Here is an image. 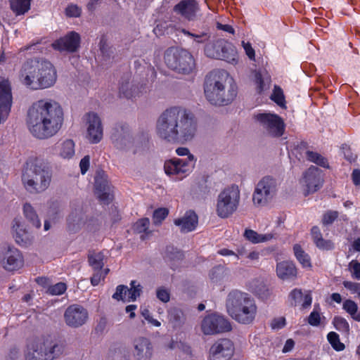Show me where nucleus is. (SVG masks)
I'll return each instance as SVG.
<instances>
[{
    "label": "nucleus",
    "mask_w": 360,
    "mask_h": 360,
    "mask_svg": "<svg viewBox=\"0 0 360 360\" xmlns=\"http://www.w3.org/2000/svg\"><path fill=\"white\" fill-rule=\"evenodd\" d=\"M197 125L193 115L182 107H171L159 117L156 131L168 141L184 142L191 140L196 132Z\"/></svg>",
    "instance_id": "nucleus-1"
},
{
    "label": "nucleus",
    "mask_w": 360,
    "mask_h": 360,
    "mask_svg": "<svg viewBox=\"0 0 360 360\" xmlns=\"http://www.w3.org/2000/svg\"><path fill=\"white\" fill-rule=\"evenodd\" d=\"M27 125L36 138L46 139L56 135L63 123V111L56 102L39 101L27 112Z\"/></svg>",
    "instance_id": "nucleus-2"
},
{
    "label": "nucleus",
    "mask_w": 360,
    "mask_h": 360,
    "mask_svg": "<svg viewBox=\"0 0 360 360\" xmlns=\"http://www.w3.org/2000/svg\"><path fill=\"white\" fill-rule=\"evenodd\" d=\"M204 93L210 103L218 105H227L236 95L233 79L225 70H213L205 77Z\"/></svg>",
    "instance_id": "nucleus-3"
},
{
    "label": "nucleus",
    "mask_w": 360,
    "mask_h": 360,
    "mask_svg": "<svg viewBox=\"0 0 360 360\" xmlns=\"http://www.w3.org/2000/svg\"><path fill=\"white\" fill-rule=\"evenodd\" d=\"M19 79L22 84L31 89H45L56 82V71L48 61H27L22 67Z\"/></svg>",
    "instance_id": "nucleus-4"
},
{
    "label": "nucleus",
    "mask_w": 360,
    "mask_h": 360,
    "mask_svg": "<svg viewBox=\"0 0 360 360\" xmlns=\"http://www.w3.org/2000/svg\"><path fill=\"white\" fill-rule=\"evenodd\" d=\"M226 307L229 316L241 324L252 323L257 314V306L255 300L248 293L238 290H233L229 293Z\"/></svg>",
    "instance_id": "nucleus-5"
},
{
    "label": "nucleus",
    "mask_w": 360,
    "mask_h": 360,
    "mask_svg": "<svg viewBox=\"0 0 360 360\" xmlns=\"http://www.w3.org/2000/svg\"><path fill=\"white\" fill-rule=\"evenodd\" d=\"M51 180V170L47 163L36 159L27 163L22 175L25 188L30 191H41L48 188Z\"/></svg>",
    "instance_id": "nucleus-6"
},
{
    "label": "nucleus",
    "mask_w": 360,
    "mask_h": 360,
    "mask_svg": "<svg viewBox=\"0 0 360 360\" xmlns=\"http://www.w3.org/2000/svg\"><path fill=\"white\" fill-rule=\"evenodd\" d=\"M63 352V347L53 342L50 338H37L28 343L25 360H53Z\"/></svg>",
    "instance_id": "nucleus-7"
},
{
    "label": "nucleus",
    "mask_w": 360,
    "mask_h": 360,
    "mask_svg": "<svg viewBox=\"0 0 360 360\" xmlns=\"http://www.w3.org/2000/svg\"><path fill=\"white\" fill-rule=\"evenodd\" d=\"M165 62L172 70L179 73L188 74L195 66V59L187 50L172 47L165 53Z\"/></svg>",
    "instance_id": "nucleus-8"
},
{
    "label": "nucleus",
    "mask_w": 360,
    "mask_h": 360,
    "mask_svg": "<svg viewBox=\"0 0 360 360\" xmlns=\"http://www.w3.org/2000/svg\"><path fill=\"white\" fill-rule=\"evenodd\" d=\"M240 201V191L232 186L222 191L218 196L217 214L221 218H227L237 210Z\"/></svg>",
    "instance_id": "nucleus-9"
},
{
    "label": "nucleus",
    "mask_w": 360,
    "mask_h": 360,
    "mask_svg": "<svg viewBox=\"0 0 360 360\" xmlns=\"http://www.w3.org/2000/svg\"><path fill=\"white\" fill-rule=\"evenodd\" d=\"M205 53L211 58L224 60L230 63L237 62L236 48L231 43L223 39L207 43L205 47Z\"/></svg>",
    "instance_id": "nucleus-10"
},
{
    "label": "nucleus",
    "mask_w": 360,
    "mask_h": 360,
    "mask_svg": "<svg viewBox=\"0 0 360 360\" xmlns=\"http://www.w3.org/2000/svg\"><path fill=\"white\" fill-rule=\"evenodd\" d=\"M201 328L204 334L213 335L231 330V323L224 317L217 314L209 315L202 320Z\"/></svg>",
    "instance_id": "nucleus-11"
},
{
    "label": "nucleus",
    "mask_w": 360,
    "mask_h": 360,
    "mask_svg": "<svg viewBox=\"0 0 360 360\" xmlns=\"http://www.w3.org/2000/svg\"><path fill=\"white\" fill-rule=\"evenodd\" d=\"M255 118L271 136L279 137L283 134L285 124L283 120L277 115L261 113L255 115Z\"/></svg>",
    "instance_id": "nucleus-12"
},
{
    "label": "nucleus",
    "mask_w": 360,
    "mask_h": 360,
    "mask_svg": "<svg viewBox=\"0 0 360 360\" xmlns=\"http://www.w3.org/2000/svg\"><path fill=\"white\" fill-rule=\"evenodd\" d=\"M235 352L233 342L228 338L214 342L209 349L208 360H229Z\"/></svg>",
    "instance_id": "nucleus-13"
},
{
    "label": "nucleus",
    "mask_w": 360,
    "mask_h": 360,
    "mask_svg": "<svg viewBox=\"0 0 360 360\" xmlns=\"http://www.w3.org/2000/svg\"><path fill=\"white\" fill-rule=\"evenodd\" d=\"M13 103L12 89L9 79L0 77V124L7 119Z\"/></svg>",
    "instance_id": "nucleus-14"
},
{
    "label": "nucleus",
    "mask_w": 360,
    "mask_h": 360,
    "mask_svg": "<svg viewBox=\"0 0 360 360\" xmlns=\"http://www.w3.org/2000/svg\"><path fill=\"white\" fill-rule=\"evenodd\" d=\"M0 264L7 271H17L24 266L22 254L17 248L8 247L0 256Z\"/></svg>",
    "instance_id": "nucleus-15"
},
{
    "label": "nucleus",
    "mask_w": 360,
    "mask_h": 360,
    "mask_svg": "<svg viewBox=\"0 0 360 360\" xmlns=\"http://www.w3.org/2000/svg\"><path fill=\"white\" fill-rule=\"evenodd\" d=\"M323 182L322 172L316 167H310L304 174L303 183L306 187L304 195L317 191Z\"/></svg>",
    "instance_id": "nucleus-16"
},
{
    "label": "nucleus",
    "mask_w": 360,
    "mask_h": 360,
    "mask_svg": "<svg viewBox=\"0 0 360 360\" xmlns=\"http://www.w3.org/2000/svg\"><path fill=\"white\" fill-rule=\"evenodd\" d=\"M275 182L273 179L264 177L257 184L252 200L255 205H263L274 191Z\"/></svg>",
    "instance_id": "nucleus-17"
},
{
    "label": "nucleus",
    "mask_w": 360,
    "mask_h": 360,
    "mask_svg": "<svg viewBox=\"0 0 360 360\" xmlns=\"http://www.w3.org/2000/svg\"><path fill=\"white\" fill-rule=\"evenodd\" d=\"M64 317L68 326L78 327L86 322L88 318V313L83 307L72 304L68 307L65 312Z\"/></svg>",
    "instance_id": "nucleus-18"
},
{
    "label": "nucleus",
    "mask_w": 360,
    "mask_h": 360,
    "mask_svg": "<svg viewBox=\"0 0 360 360\" xmlns=\"http://www.w3.org/2000/svg\"><path fill=\"white\" fill-rule=\"evenodd\" d=\"M130 285V288L123 285H118L112 297L124 302L135 301L140 296L142 287L136 281H131Z\"/></svg>",
    "instance_id": "nucleus-19"
},
{
    "label": "nucleus",
    "mask_w": 360,
    "mask_h": 360,
    "mask_svg": "<svg viewBox=\"0 0 360 360\" xmlns=\"http://www.w3.org/2000/svg\"><path fill=\"white\" fill-rule=\"evenodd\" d=\"M193 164L181 159H174L166 161L164 165L165 173L168 175H177L179 179L191 170Z\"/></svg>",
    "instance_id": "nucleus-20"
},
{
    "label": "nucleus",
    "mask_w": 360,
    "mask_h": 360,
    "mask_svg": "<svg viewBox=\"0 0 360 360\" xmlns=\"http://www.w3.org/2000/svg\"><path fill=\"white\" fill-rule=\"evenodd\" d=\"M87 138L92 143H98L103 137V128L101 122L98 115L95 113L87 115Z\"/></svg>",
    "instance_id": "nucleus-21"
},
{
    "label": "nucleus",
    "mask_w": 360,
    "mask_h": 360,
    "mask_svg": "<svg viewBox=\"0 0 360 360\" xmlns=\"http://www.w3.org/2000/svg\"><path fill=\"white\" fill-rule=\"evenodd\" d=\"M80 37L75 32H71L65 37L56 40L53 43V47L59 51L74 52L79 47Z\"/></svg>",
    "instance_id": "nucleus-22"
},
{
    "label": "nucleus",
    "mask_w": 360,
    "mask_h": 360,
    "mask_svg": "<svg viewBox=\"0 0 360 360\" xmlns=\"http://www.w3.org/2000/svg\"><path fill=\"white\" fill-rule=\"evenodd\" d=\"M95 194L101 202L108 204L112 200L110 186L102 174H98L95 178Z\"/></svg>",
    "instance_id": "nucleus-23"
},
{
    "label": "nucleus",
    "mask_w": 360,
    "mask_h": 360,
    "mask_svg": "<svg viewBox=\"0 0 360 360\" xmlns=\"http://www.w3.org/2000/svg\"><path fill=\"white\" fill-rule=\"evenodd\" d=\"M199 11V6L195 0H182L174 7V11L183 18L193 20Z\"/></svg>",
    "instance_id": "nucleus-24"
},
{
    "label": "nucleus",
    "mask_w": 360,
    "mask_h": 360,
    "mask_svg": "<svg viewBox=\"0 0 360 360\" xmlns=\"http://www.w3.org/2000/svg\"><path fill=\"white\" fill-rule=\"evenodd\" d=\"M198 216L193 211H188L185 215L181 218L176 219L174 224L181 227L183 232H189L195 229L198 225Z\"/></svg>",
    "instance_id": "nucleus-25"
},
{
    "label": "nucleus",
    "mask_w": 360,
    "mask_h": 360,
    "mask_svg": "<svg viewBox=\"0 0 360 360\" xmlns=\"http://www.w3.org/2000/svg\"><path fill=\"white\" fill-rule=\"evenodd\" d=\"M276 273L280 278L285 280L296 277L297 269L292 262L285 261L277 264Z\"/></svg>",
    "instance_id": "nucleus-26"
},
{
    "label": "nucleus",
    "mask_w": 360,
    "mask_h": 360,
    "mask_svg": "<svg viewBox=\"0 0 360 360\" xmlns=\"http://www.w3.org/2000/svg\"><path fill=\"white\" fill-rule=\"evenodd\" d=\"M135 349L139 360H148L152 356L150 344L146 338H142L136 340Z\"/></svg>",
    "instance_id": "nucleus-27"
},
{
    "label": "nucleus",
    "mask_w": 360,
    "mask_h": 360,
    "mask_svg": "<svg viewBox=\"0 0 360 360\" xmlns=\"http://www.w3.org/2000/svg\"><path fill=\"white\" fill-rule=\"evenodd\" d=\"M11 10L16 15H22L31 8L32 0H8Z\"/></svg>",
    "instance_id": "nucleus-28"
},
{
    "label": "nucleus",
    "mask_w": 360,
    "mask_h": 360,
    "mask_svg": "<svg viewBox=\"0 0 360 360\" xmlns=\"http://www.w3.org/2000/svg\"><path fill=\"white\" fill-rule=\"evenodd\" d=\"M13 230L15 232L13 237L17 243L24 245L30 241L28 232L22 228V225L18 220H14Z\"/></svg>",
    "instance_id": "nucleus-29"
},
{
    "label": "nucleus",
    "mask_w": 360,
    "mask_h": 360,
    "mask_svg": "<svg viewBox=\"0 0 360 360\" xmlns=\"http://www.w3.org/2000/svg\"><path fill=\"white\" fill-rule=\"evenodd\" d=\"M245 238L252 243H261L272 240L274 235L271 233L259 234L252 229H246L244 232Z\"/></svg>",
    "instance_id": "nucleus-30"
},
{
    "label": "nucleus",
    "mask_w": 360,
    "mask_h": 360,
    "mask_svg": "<svg viewBox=\"0 0 360 360\" xmlns=\"http://www.w3.org/2000/svg\"><path fill=\"white\" fill-rule=\"evenodd\" d=\"M58 155L64 159H70L75 154V143L70 139H67L58 143L57 146Z\"/></svg>",
    "instance_id": "nucleus-31"
},
{
    "label": "nucleus",
    "mask_w": 360,
    "mask_h": 360,
    "mask_svg": "<svg viewBox=\"0 0 360 360\" xmlns=\"http://www.w3.org/2000/svg\"><path fill=\"white\" fill-rule=\"evenodd\" d=\"M311 236L314 243L319 248L328 250L333 248V244L330 240H326L322 238L320 229L317 226H314L311 229Z\"/></svg>",
    "instance_id": "nucleus-32"
},
{
    "label": "nucleus",
    "mask_w": 360,
    "mask_h": 360,
    "mask_svg": "<svg viewBox=\"0 0 360 360\" xmlns=\"http://www.w3.org/2000/svg\"><path fill=\"white\" fill-rule=\"evenodd\" d=\"M23 212L25 217L30 220L33 226L36 227L37 229L40 228V220L39 219L38 216L37 215L31 205L28 203L25 204L23 207Z\"/></svg>",
    "instance_id": "nucleus-33"
},
{
    "label": "nucleus",
    "mask_w": 360,
    "mask_h": 360,
    "mask_svg": "<svg viewBox=\"0 0 360 360\" xmlns=\"http://www.w3.org/2000/svg\"><path fill=\"white\" fill-rule=\"evenodd\" d=\"M293 250L295 255L300 263L302 265L303 267H310L311 262L310 258L307 254L304 252V251L302 249L301 246L298 244H296L293 247Z\"/></svg>",
    "instance_id": "nucleus-34"
},
{
    "label": "nucleus",
    "mask_w": 360,
    "mask_h": 360,
    "mask_svg": "<svg viewBox=\"0 0 360 360\" xmlns=\"http://www.w3.org/2000/svg\"><path fill=\"white\" fill-rule=\"evenodd\" d=\"M342 307L354 320L360 321V312H358V306L355 302L346 300L343 302Z\"/></svg>",
    "instance_id": "nucleus-35"
},
{
    "label": "nucleus",
    "mask_w": 360,
    "mask_h": 360,
    "mask_svg": "<svg viewBox=\"0 0 360 360\" xmlns=\"http://www.w3.org/2000/svg\"><path fill=\"white\" fill-rule=\"evenodd\" d=\"M306 154L307 160L310 162H314L324 168L329 167L327 159L322 156L321 154L313 151H307Z\"/></svg>",
    "instance_id": "nucleus-36"
},
{
    "label": "nucleus",
    "mask_w": 360,
    "mask_h": 360,
    "mask_svg": "<svg viewBox=\"0 0 360 360\" xmlns=\"http://www.w3.org/2000/svg\"><path fill=\"white\" fill-rule=\"evenodd\" d=\"M104 256L101 252H92L89 255V264L94 269H102Z\"/></svg>",
    "instance_id": "nucleus-37"
},
{
    "label": "nucleus",
    "mask_w": 360,
    "mask_h": 360,
    "mask_svg": "<svg viewBox=\"0 0 360 360\" xmlns=\"http://www.w3.org/2000/svg\"><path fill=\"white\" fill-rule=\"evenodd\" d=\"M271 99L274 101L281 108H285V100L282 89L278 86H275L273 93L271 96Z\"/></svg>",
    "instance_id": "nucleus-38"
},
{
    "label": "nucleus",
    "mask_w": 360,
    "mask_h": 360,
    "mask_svg": "<svg viewBox=\"0 0 360 360\" xmlns=\"http://www.w3.org/2000/svg\"><path fill=\"white\" fill-rule=\"evenodd\" d=\"M327 339L332 347L336 351H342L345 349V345L340 342L339 335L335 332H330L327 335Z\"/></svg>",
    "instance_id": "nucleus-39"
},
{
    "label": "nucleus",
    "mask_w": 360,
    "mask_h": 360,
    "mask_svg": "<svg viewBox=\"0 0 360 360\" xmlns=\"http://www.w3.org/2000/svg\"><path fill=\"white\" fill-rule=\"evenodd\" d=\"M333 323L337 330L346 333L349 332V325L345 319L340 316H335Z\"/></svg>",
    "instance_id": "nucleus-40"
},
{
    "label": "nucleus",
    "mask_w": 360,
    "mask_h": 360,
    "mask_svg": "<svg viewBox=\"0 0 360 360\" xmlns=\"http://www.w3.org/2000/svg\"><path fill=\"white\" fill-rule=\"evenodd\" d=\"M67 289L66 284L62 282L49 286L48 292L52 295H60L63 294Z\"/></svg>",
    "instance_id": "nucleus-41"
},
{
    "label": "nucleus",
    "mask_w": 360,
    "mask_h": 360,
    "mask_svg": "<svg viewBox=\"0 0 360 360\" xmlns=\"http://www.w3.org/2000/svg\"><path fill=\"white\" fill-rule=\"evenodd\" d=\"M184 33L186 35L193 38L194 41L199 44L207 42L210 37V35L207 32H202L200 34H195L190 32L189 31L184 30Z\"/></svg>",
    "instance_id": "nucleus-42"
},
{
    "label": "nucleus",
    "mask_w": 360,
    "mask_h": 360,
    "mask_svg": "<svg viewBox=\"0 0 360 360\" xmlns=\"http://www.w3.org/2000/svg\"><path fill=\"white\" fill-rule=\"evenodd\" d=\"M349 271L352 278L360 280V262L357 260H352L348 265Z\"/></svg>",
    "instance_id": "nucleus-43"
},
{
    "label": "nucleus",
    "mask_w": 360,
    "mask_h": 360,
    "mask_svg": "<svg viewBox=\"0 0 360 360\" xmlns=\"http://www.w3.org/2000/svg\"><path fill=\"white\" fill-rule=\"evenodd\" d=\"M149 224V219L148 218H143L137 221L134 224L133 228L137 233H143L148 230Z\"/></svg>",
    "instance_id": "nucleus-44"
},
{
    "label": "nucleus",
    "mask_w": 360,
    "mask_h": 360,
    "mask_svg": "<svg viewBox=\"0 0 360 360\" xmlns=\"http://www.w3.org/2000/svg\"><path fill=\"white\" fill-rule=\"evenodd\" d=\"M302 297L303 294L302 290L295 288L290 292L288 300L292 306H296L302 299Z\"/></svg>",
    "instance_id": "nucleus-45"
},
{
    "label": "nucleus",
    "mask_w": 360,
    "mask_h": 360,
    "mask_svg": "<svg viewBox=\"0 0 360 360\" xmlns=\"http://www.w3.org/2000/svg\"><path fill=\"white\" fill-rule=\"evenodd\" d=\"M169 211L167 208H159L154 211L153 221L155 224L161 223L168 215Z\"/></svg>",
    "instance_id": "nucleus-46"
},
{
    "label": "nucleus",
    "mask_w": 360,
    "mask_h": 360,
    "mask_svg": "<svg viewBox=\"0 0 360 360\" xmlns=\"http://www.w3.org/2000/svg\"><path fill=\"white\" fill-rule=\"evenodd\" d=\"M96 272H95L93 276L91 278V282L93 285H98L99 283L104 279L105 276L107 275L109 269H106L104 270V272L102 269H95Z\"/></svg>",
    "instance_id": "nucleus-47"
},
{
    "label": "nucleus",
    "mask_w": 360,
    "mask_h": 360,
    "mask_svg": "<svg viewBox=\"0 0 360 360\" xmlns=\"http://www.w3.org/2000/svg\"><path fill=\"white\" fill-rule=\"evenodd\" d=\"M321 314L316 310H313L307 319L308 323L312 326H319L321 323Z\"/></svg>",
    "instance_id": "nucleus-48"
},
{
    "label": "nucleus",
    "mask_w": 360,
    "mask_h": 360,
    "mask_svg": "<svg viewBox=\"0 0 360 360\" xmlns=\"http://www.w3.org/2000/svg\"><path fill=\"white\" fill-rule=\"evenodd\" d=\"M343 285L345 288L349 290L351 293L356 294L357 296L360 298V283H355L352 281H344Z\"/></svg>",
    "instance_id": "nucleus-49"
},
{
    "label": "nucleus",
    "mask_w": 360,
    "mask_h": 360,
    "mask_svg": "<svg viewBox=\"0 0 360 360\" xmlns=\"http://www.w3.org/2000/svg\"><path fill=\"white\" fill-rule=\"evenodd\" d=\"M338 217V212L337 211H328L326 212L322 219V222L324 225H328L332 224Z\"/></svg>",
    "instance_id": "nucleus-50"
},
{
    "label": "nucleus",
    "mask_w": 360,
    "mask_h": 360,
    "mask_svg": "<svg viewBox=\"0 0 360 360\" xmlns=\"http://www.w3.org/2000/svg\"><path fill=\"white\" fill-rule=\"evenodd\" d=\"M81 12V8L75 4H70L65 9V14L69 17H79Z\"/></svg>",
    "instance_id": "nucleus-51"
},
{
    "label": "nucleus",
    "mask_w": 360,
    "mask_h": 360,
    "mask_svg": "<svg viewBox=\"0 0 360 360\" xmlns=\"http://www.w3.org/2000/svg\"><path fill=\"white\" fill-rule=\"evenodd\" d=\"M242 46L250 60H255V52L250 42L242 41Z\"/></svg>",
    "instance_id": "nucleus-52"
},
{
    "label": "nucleus",
    "mask_w": 360,
    "mask_h": 360,
    "mask_svg": "<svg viewBox=\"0 0 360 360\" xmlns=\"http://www.w3.org/2000/svg\"><path fill=\"white\" fill-rule=\"evenodd\" d=\"M157 297L163 302H167L170 299L169 291L164 288H160L157 290Z\"/></svg>",
    "instance_id": "nucleus-53"
},
{
    "label": "nucleus",
    "mask_w": 360,
    "mask_h": 360,
    "mask_svg": "<svg viewBox=\"0 0 360 360\" xmlns=\"http://www.w3.org/2000/svg\"><path fill=\"white\" fill-rule=\"evenodd\" d=\"M176 152L177 155H179L180 156L188 155V161L187 162H190L191 164H193L194 157L193 155L190 154L189 150L187 148H184V147L178 148L176 150Z\"/></svg>",
    "instance_id": "nucleus-54"
},
{
    "label": "nucleus",
    "mask_w": 360,
    "mask_h": 360,
    "mask_svg": "<svg viewBox=\"0 0 360 360\" xmlns=\"http://www.w3.org/2000/svg\"><path fill=\"white\" fill-rule=\"evenodd\" d=\"M285 326V319L283 316L272 320L271 326L273 329H281Z\"/></svg>",
    "instance_id": "nucleus-55"
},
{
    "label": "nucleus",
    "mask_w": 360,
    "mask_h": 360,
    "mask_svg": "<svg viewBox=\"0 0 360 360\" xmlns=\"http://www.w3.org/2000/svg\"><path fill=\"white\" fill-rule=\"evenodd\" d=\"M255 84H256L257 91L261 93L264 89V81L262 75L259 72L255 74Z\"/></svg>",
    "instance_id": "nucleus-56"
},
{
    "label": "nucleus",
    "mask_w": 360,
    "mask_h": 360,
    "mask_svg": "<svg viewBox=\"0 0 360 360\" xmlns=\"http://www.w3.org/2000/svg\"><path fill=\"white\" fill-rule=\"evenodd\" d=\"M89 162H90V158L89 155L84 156L80 161L79 167L81 169V172L82 174H84L89 167Z\"/></svg>",
    "instance_id": "nucleus-57"
},
{
    "label": "nucleus",
    "mask_w": 360,
    "mask_h": 360,
    "mask_svg": "<svg viewBox=\"0 0 360 360\" xmlns=\"http://www.w3.org/2000/svg\"><path fill=\"white\" fill-rule=\"evenodd\" d=\"M353 183L356 185H360V169H354L352 174Z\"/></svg>",
    "instance_id": "nucleus-58"
},
{
    "label": "nucleus",
    "mask_w": 360,
    "mask_h": 360,
    "mask_svg": "<svg viewBox=\"0 0 360 360\" xmlns=\"http://www.w3.org/2000/svg\"><path fill=\"white\" fill-rule=\"evenodd\" d=\"M217 28L220 30L227 32L231 34H234V29L229 25H223L219 22L217 24Z\"/></svg>",
    "instance_id": "nucleus-59"
},
{
    "label": "nucleus",
    "mask_w": 360,
    "mask_h": 360,
    "mask_svg": "<svg viewBox=\"0 0 360 360\" xmlns=\"http://www.w3.org/2000/svg\"><path fill=\"white\" fill-rule=\"evenodd\" d=\"M302 298L304 299L303 303L302 304V308L306 309L311 306L312 302V297L310 294L304 295Z\"/></svg>",
    "instance_id": "nucleus-60"
},
{
    "label": "nucleus",
    "mask_w": 360,
    "mask_h": 360,
    "mask_svg": "<svg viewBox=\"0 0 360 360\" xmlns=\"http://www.w3.org/2000/svg\"><path fill=\"white\" fill-rule=\"evenodd\" d=\"M101 0H89L86 8L89 11H94L100 4Z\"/></svg>",
    "instance_id": "nucleus-61"
},
{
    "label": "nucleus",
    "mask_w": 360,
    "mask_h": 360,
    "mask_svg": "<svg viewBox=\"0 0 360 360\" xmlns=\"http://www.w3.org/2000/svg\"><path fill=\"white\" fill-rule=\"evenodd\" d=\"M294 345L295 342L292 339L287 340L283 348V352L284 353L290 352L294 347Z\"/></svg>",
    "instance_id": "nucleus-62"
},
{
    "label": "nucleus",
    "mask_w": 360,
    "mask_h": 360,
    "mask_svg": "<svg viewBox=\"0 0 360 360\" xmlns=\"http://www.w3.org/2000/svg\"><path fill=\"white\" fill-rule=\"evenodd\" d=\"M36 282L44 287L46 286L49 283V281L47 278L45 277H38L36 278Z\"/></svg>",
    "instance_id": "nucleus-63"
},
{
    "label": "nucleus",
    "mask_w": 360,
    "mask_h": 360,
    "mask_svg": "<svg viewBox=\"0 0 360 360\" xmlns=\"http://www.w3.org/2000/svg\"><path fill=\"white\" fill-rule=\"evenodd\" d=\"M136 309V305L130 304L126 307V311L130 313L129 316L131 319L135 317L134 310Z\"/></svg>",
    "instance_id": "nucleus-64"
}]
</instances>
